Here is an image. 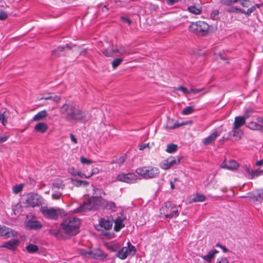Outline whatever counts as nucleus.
I'll return each instance as SVG.
<instances>
[{
	"label": "nucleus",
	"mask_w": 263,
	"mask_h": 263,
	"mask_svg": "<svg viewBox=\"0 0 263 263\" xmlns=\"http://www.w3.org/2000/svg\"><path fill=\"white\" fill-rule=\"evenodd\" d=\"M60 111L66 121L72 123L85 122L88 120L84 111L70 103L64 104L60 108Z\"/></svg>",
	"instance_id": "nucleus-1"
},
{
	"label": "nucleus",
	"mask_w": 263,
	"mask_h": 263,
	"mask_svg": "<svg viewBox=\"0 0 263 263\" xmlns=\"http://www.w3.org/2000/svg\"><path fill=\"white\" fill-rule=\"evenodd\" d=\"M102 197L92 196L87 200L84 201L83 203L77 209H74V213H82L86 211H96L102 209Z\"/></svg>",
	"instance_id": "nucleus-2"
},
{
	"label": "nucleus",
	"mask_w": 263,
	"mask_h": 263,
	"mask_svg": "<svg viewBox=\"0 0 263 263\" xmlns=\"http://www.w3.org/2000/svg\"><path fill=\"white\" fill-rule=\"evenodd\" d=\"M80 225L79 219L71 217L63 220L61 224V227L66 234L75 235L78 232Z\"/></svg>",
	"instance_id": "nucleus-3"
},
{
	"label": "nucleus",
	"mask_w": 263,
	"mask_h": 263,
	"mask_svg": "<svg viewBox=\"0 0 263 263\" xmlns=\"http://www.w3.org/2000/svg\"><path fill=\"white\" fill-rule=\"evenodd\" d=\"M160 213L165 219H171L179 215V206L171 202H165L160 209Z\"/></svg>",
	"instance_id": "nucleus-4"
},
{
	"label": "nucleus",
	"mask_w": 263,
	"mask_h": 263,
	"mask_svg": "<svg viewBox=\"0 0 263 263\" xmlns=\"http://www.w3.org/2000/svg\"><path fill=\"white\" fill-rule=\"evenodd\" d=\"M23 202L27 207L34 208L42 205L44 200L38 194L29 193L25 196Z\"/></svg>",
	"instance_id": "nucleus-5"
},
{
	"label": "nucleus",
	"mask_w": 263,
	"mask_h": 263,
	"mask_svg": "<svg viewBox=\"0 0 263 263\" xmlns=\"http://www.w3.org/2000/svg\"><path fill=\"white\" fill-rule=\"evenodd\" d=\"M137 174L146 179L156 177L160 173L158 168L152 166H143L136 169Z\"/></svg>",
	"instance_id": "nucleus-6"
},
{
	"label": "nucleus",
	"mask_w": 263,
	"mask_h": 263,
	"mask_svg": "<svg viewBox=\"0 0 263 263\" xmlns=\"http://www.w3.org/2000/svg\"><path fill=\"white\" fill-rule=\"evenodd\" d=\"M209 28V25L204 21L193 22L189 26V30L191 32L199 35L206 34Z\"/></svg>",
	"instance_id": "nucleus-7"
},
{
	"label": "nucleus",
	"mask_w": 263,
	"mask_h": 263,
	"mask_svg": "<svg viewBox=\"0 0 263 263\" xmlns=\"http://www.w3.org/2000/svg\"><path fill=\"white\" fill-rule=\"evenodd\" d=\"M41 212L46 218L53 220H57L59 216L61 217L66 215L64 210L61 209H55L53 208L48 209L47 207H42Z\"/></svg>",
	"instance_id": "nucleus-8"
},
{
	"label": "nucleus",
	"mask_w": 263,
	"mask_h": 263,
	"mask_svg": "<svg viewBox=\"0 0 263 263\" xmlns=\"http://www.w3.org/2000/svg\"><path fill=\"white\" fill-rule=\"evenodd\" d=\"M174 92H176L178 93H180L179 95L180 96L181 95L182 96L188 97L190 94L192 95H197L199 93H204L205 91H204V89H197L191 87L190 89L187 88L183 86H180L177 88H175L174 89Z\"/></svg>",
	"instance_id": "nucleus-9"
},
{
	"label": "nucleus",
	"mask_w": 263,
	"mask_h": 263,
	"mask_svg": "<svg viewBox=\"0 0 263 263\" xmlns=\"http://www.w3.org/2000/svg\"><path fill=\"white\" fill-rule=\"evenodd\" d=\"M181 159V157L179 156L169 157L160 162V167L164 170H168L171 167L179 164Z\"/></svg>",
	"instance_id": "nucleus-10"
},
{
	"label": "nucleus",
	"mask_w": 263,
	"mask_h": 263,
	"mask_svg": "<svg viewBox=\"0 0 263 263\" xmlns=\"http://www.w3.org/2000/svg\"><path fill=\"white\" fill-rule=\"evenodd\" d=\"M127 247H124L117 253V256L121 259H125L128 255H135L136 250L129 241L127 243Z\"/></svg>",
	"instance_id": "nucleus-11"
},
{
	"label": "nucleus",
	"mask_w": 263,
	"mask_h": 263,
	"mask_svg": "<svg viewBox=\"0 0 263 263\" xmlns=\"http://www.w3.org/2000/svg\"><path fill=\"white\" fill-rule=\"evenodd\" d=\"M240 3L243 8H247L248 9L245 10L243 9H237L241 13H244L247 15H250L257 8H259L260 4H255L252 5L251 2L249 0H239Z\"/></svg>",
	"instance_id": "nucleus-12"
},
{
	"label": "nucleus",
	"mask_w": 263,
	"mask_h": 263,
	"mask_svg": "<svg viewBox=\"0 0 263 263\" xmlns=\"http://www.w3.org/2000/svg\"><path fill=\"white\" fill-rule=\"evenodd\" d=\"M138 179L137 176L133 173H121L117 176V181L129 184L136 183Z\"/></svg>",
	"instance_id": "nucleus-13"
},
{
	"label": "nucleus",
	"mask_w": 263,
	"mask_h": 263,
	"mask_svg": "<svg viewBox=\"0 0 263 263\" xmlns=\"http://www.w3.org/2000/svg\"><path fill=\"white\" fill-rule=\"evenodd\" d=\"M248 195L247 198L250 202H261L263 200V190H257L254 192L249 193Z\"/></svg>",
	"instance_id": "nucleus-14"
},
{
	"label": "nucleus",
	"mask_w": 263,
	"mask_h": 263,
	"mask_svg": "<svg viewBox=\"0 0 263 263\" xmlns=\"http://www.w3.org/2000/svg\"><path fill=\"white\" fill-rule=\"evenodd\" d=\"M16 234V232L13 231L11 229L5 226H0L1 236H3L5 238H9L10 237H15Z\"/></svg>",
	"instance_id": "nucleus-15"
},
{
	"label": "nucleus",
	"mask_w": 263,
	"mask_h": 263,
	"mask_svg": "<svg viewBox=\"0 0 263 263\" xmlns=\"http://www.w3.org/2000/svg\"><path fill=\"white\" fill-rule=\"evenodd\" d=\"M84 255L86 257L95 259H98L99 258H102L106 256V255H104L103 252L100 250L87 251L85 253H84Z\"/></svg>",
	"instance_id": "nucleus-16"
},
{
	"label": "nucleus",
	"mask_w": 263,
	"mask_h": 263,
	"mask_svg": "<svg viewBox=\"0 0 263 263\" xmlns=\"http://www.w3.org/2000/svg\"><path fill=\"white\" fill-rule=\"evenodd\" d=\"M248 117L249 116L246 114H245L243 116L236 117L233 124L234 128H240L241 126L245 125L246 120Z\"/></svg>",
	"instance_id": "nucleus-17"
},
{
	"label": "nucleus",
	"mask_w": 263,
	"mask_h": 263,
	"mask_svg": "<svg viewBox=\"0 0 263 263\" xmlns=\"http://www.w3.org/2000/svg\"><path fill=\"white\" fill-rule=\"evenodd\" d=\"M26 227L29 230H38L42 228V225L37 220L30 219L26 222Z\"/></svg>",
	"instance_id": "nucleus-18"
},
{
	"label": "nucleus",
	"mask_w": 263,
	"mask_h": 263,
	"mask_svg": "<svg viewBox=\"0 0 263 263\" xmlns=\"http://www.w3.org/2000/svg\"><path fill=\"white\" fill-rule=\"evenodd\" d=\"M219 135V133L217 130H214L210 135L202 139V143L204 145H209L214 142Z\"/></svg>",
	"instance_id": "nucleus-19"
},
{
	"label": "nucleus",
	"mask_w": 263,
	"mask_h": 263,
	"mask_svg": "<svg viewBox=\"0 0 263 263\" xmlns=\"http://www.w3.org/2000/svg\"><path fill=\"white\" fill-rule=\"evenodd\" d=\"M187 10L193 14L198 15L202 12V7L199 4H193L189 6Z\"/></svg>",
	"instance_id": "nucleus-20"
},
{
	"label": "nucleus",
	"mask_w": 263,
	"mask_h": 263,
	"mask_svg": "<svg viewBox=\"0 0 263 263\" xmlns=\"http://www.w3.org/2000/svg\"><path fill=\"white\" fill-rule=\"evenodd\" d=\"M116 208V204L113 201H108L104 198L102 199V210L106 209L115 211Z\"/></svg>",
	"instance_id": "nucleus-21"
},
{
	"label": "nucleus",
	"mask_w": 263,
	"mask_h": 263,
	"mask_svg": "<svg viewBox=\"0 0 263 263\" xmlns=\"http://www.w3.org/2000/svg\"><path fill=\"white\" fill-rule=\"evenodd\" d=\"M65 48H68V49H71L72 47L70 44H66L65 46H59L57 49L52 50V54L53 55L60 56L63 55L64 54V50Z\"/></svg>",
	"instance_id": "nucleus-22"
},
{
	"label": "nucleus",
	"mask_w": 263,
	"mask_h": 263,
	"mask_svg": "<svg viewBox=\"0 0 263 263\" xmlns=\"http://www.w3.org/2000/svg\"><path fill=\"white\" fill-rule=\"evenodd\" d=\"M99 225L101 227L105 230H109L112 227V222L108 219H106L104 218H101L99 221Z\"/></svg>",
	"instance_id": "nucleus-23"
},
{
	"label": "nucleus",
	"mask_w": 263,
	"mask_h": 263,
	"mask_svg": "<svg viewBox=\"0 0 263 263\" xmlns=\"http://www.w3.org/2000/svg\"><path fill=\"white\" fill-rule=\"evenodd\" d=\"M18 241L17 240L12 239L5 242V243L1 246V247L6 248L9 249L13 250L18 245Z\"/></svg>",
	"instance_id": "nucleus-24"
},
{
	"label": "nucleus",
	"mask_w": 263,
	"mask_h": 263,
	"mask_svg": "<svg viewBox=\"0 0 263 263\" xmlns=\"http://www.w3.org/2000/svg\"><path fill=\"white\" fill-rule=\"evenodd\" d=\"M218 253V251L216 249H213L211 250L208 254L202 256L201 257L203 260L207 261L208 263L210 262L212 260L215 258V254Z\"/></svg>",
	"instance_id": "nucleus-25"
},
{
	"label": "nucleus",
	"mask_w": 263,
	"mask_h": 263,
	"mask_svg": "<svg viewBox=\"0 0 263 263\" xmlns=\"http://www.w3.org/2000/svg\"><path fill=\"white\" fill-rule=\"evenodd\" d=\"M124 227L123 219L121 217H118L115 220L114 230L116 232H118Z\"/></svg>",
	"instance_id": "nucleus-26"
},
{
	"label": "nucleus",
	"mask_w": 263,
	"mask_h": 263,
	"mask_svg": "<svg viewBox=\"0 0 263 263\" xmlns=\"http://www.w3.org/2000/svg\"><path fill=\"white\" fill-rule=\"evenodd\" d=\"M47 129L48 126L46 124L43 122H39L37 123L34 127L35 130L41 133H45Z\"/></svg>",
	"instance_id": "nucleus-27"
},
{
	"label": "nucleus",
	"mask_w": 263,
	"mask_h": 263,
	"mask_svg": "<svg viewBox=\"0 0 263 263\" xmlns=\"http://www.w3.org/2000/svg\"><path fill=\"white\" fill-rule=\"evenodd\" d=\"M238 167V164L234 160H230L228 162L226 163L223 167L226 168L230 170H234Z\"/></svg>",
	"instance_id": "nucleus-28"
},
{
	"label": "nucleus",
	"mask_w": 263,
	"mask_h": 263,
	"mask_svg": "<svg viewBox=\"0 0 263 263\" xmlns=\"http://www.w3.org/2000/svg\"><path fill=\"white\" fill-rule=\"evenodd\" d=\"M263 174V171L259 170H251L249 176L248 177V179H252L255 177H257L259 176H260Z\"/></svg>",
	"instance_id": "nucleus-29"
},
{
	"label": "nucleus",
	"mask_w": 263,
	"mask_h": 263,
	"mask_svg": "<svg viewBox=\"0 0 263 263\" xmlns=\"http://www.w3.org/2000/svg\"><path fill=\"white\" fill-rule=\"evenodd\" d=\"M46 116H47L46 111L45 110H42V111L39 112L37 114H36L34 116V117L33 118V121H39V120H42L43 118H44L45 117H46Z\"/></svg>",
	"instance_id": "nucleus-30"
},
{
	"label": "nucleus",
	"mask_w": 263,
	"mask_h": 263,
	"mask_svg": "<svg viewBox=\"0 0 263 263\" xmlns=\"http://www.w3.org/2000/svg\"><path fill=\"white\" fill-rule=\"evenodd\" d=\"M115 53H119L122 55L124 54H130L129 50L126 47H125L124 46H121V47H119V48H116V49H115Z\"/></svg>",
	"instance_id": "nucleus-31"
},
{
	"label": "nucleus",
	"mask_w": 263,
	"mask_h": 263,
	"mask_svg": "<svg viewBox=\"0 0 263 263\" xmlns=\"http://www.w3.org/2000/svg\"><path fill=\"white\" fill-rule=\"evenodd\" d=\"M73 184L79 187L81 186H87L89 185V182L85 180H78L77 179H72Z\"/></svg>",
	"instance_id": "nucleus-32"
},
{
	"label": "nucleus",
	"mask_w": 263,
	"mask_h": 263,
	"mask_svg": "<svg viewBox=\"0 0 263 263\" xmlns=\"http://www.w3.org/2000/svg\"><path fill=\"white\" fill-rule=\"evenodd\" d=\"M248 127L252 130H260L262 129V126L255 122L249 123Z\"/></svg>",
	"instance_id": "nucleus-33"
},
{
	"label": "nucleus",
	"mask_w": 263,
	"mask_h": 263,
	"mask_svg": "<svg viewBox=\"0 0 263 263\" xmlns=\"http://www.w3.org/2000/svg\"><path fill=\"white\" fill-rule=\"evenodd\" d=\"M26 250L29 253H33L37 252L39 248L36 245L31 243L26 246Z\"/></svg>",
	"instance_id": "nucleus-34"
},
{
	"label": "nucleus",
	"mask_w": 263,
	"mask_h": 263,
	"mask_svg": "<svg viewBox=\"0 0 263 263\" xmlns=\"http://www.w3.org/2000/svg\"><path fill=\"white\" fill-rule=\"evenodd\" d=\"M177 145L173 143H170L167 145L166 151L168 153H173L177 149Z\"/></svg>",
	"instance_id": "nucleus-35"
},
{
	"label": "nucleus",
	"mask_w": 263,
	"mask_h": 263,
	"mask_svg": "<svg viewBox=\"0 0 263 263\" xmlns=\"http://www.w3.org/2000/svg\"><path fill=\"white\" fill-rule=\"evenodd\" d=\"M194 110V106H187L183 109L182 114L184 115H188L193 112Z\"/></svg>",
	"instance_id": "nucleus-36"
},
{
	"label": "nucleus",
	"mask_w": 263,
	"mask_h": 263,
	"mask_svg": "<svg viewBox=\"0 0 263 263\" xmlns=\"http://www.w3.org/2000/svg\"><path fill=\"white\" fill-rule=\"evenodd\" d=\"M103 54L107 57H113L115 54V49L107 48L102 51Z\"/></svg>",
	"instance_id": "nucleus-37"
},
{
	"label": "nucleus",
	"mask_w": 263,
	"mask_h": 263,
	"mask_svg": "<svg viewBox=\"0 0 263 263\" xmlns=\"http://www.w3.org/2000/svg\"><path fill=\"white\" fill-rule=\"evenodd\" d=\"M23 208L20 204L15 205L13 208V213L15 215H19L21 214Z\"/></svg>",
	"instance_id": "nucleus-38"
},
{
	"label": "nucleus",
	"mask_w": 263,
	"mask_h": 263,
	"mask_svg": "<svg viewBox=\"0 0 263 263\" xmlns=\"http://www.w3.org/2000/svg\"><path fill=\"white\" fill-rule=\"evenodd\" d=\"M241 171L245 174L248 178L249 176L251 170L247 165H243L240 168Z\"/></svg>",
	"instance_id": "nucleus-39"
},
{
	"label": "nucleus",
	"mask_w": 263,
	"mask_h": 263,
	"mask_svg": "<svg viewBox=\"0 0 263 263\" xmlns=\"http://www.w3.org/2000/svg\"><path fill=\"white\" fill-rule=\"evenodd\" d=\"M123 59L121 58H117L113 60L111 63L113 69H116L123 62Z\"/></svg>",
	"instance_id": "nucleus-40"
},
{
	"label": "nucleus",
	"mask_w": 263,
	"mask_h": 263,
	"mask_svg": "<svg viewBox=\"0 0 263 263\" xmlns=\"http://www.w3.org/2000/svg\"><path fill=\"white\" fill-rule=\"evenodd\" d=\"M65 187V185L61 181H58L53 183L52 189V190L56 189H63Z\"/></svg>",
	"instance_id": "nucleus-41"
},
{
	"label": "nucleus",
	"mask_w": 263,
	"mask_h": 263,
	"mask_svg": "<svg viewBox=\"0 0 263 263\" xmlns=\"http://www.w3.org/2000/svg\"><path fill=\"white\" fill-rule=\"evenodd\" d=\"M23 186V184H16L14 185L12 188L13 192L15 194L19 193L22 191Z\"/></svg>",
	"instance_id": "nucleus-42"
},
{
	"label": "nucleus",
	"mask_w": 263,
	"mask_h": 263,
	"mask_svg": "<svg viewBox=\"0 0 263 263\" xmlns=\"http://www.w3.org/2000/svg\"><path fill=\"white\" fill-rule=\"evenodd\" d=\"M0 122L4 126L6 125L7 123L6 111L0 112Z\"/></svg>",
	"instance_id": "nucleus-43"
},
{
	"label": "nucleus",
	"mask_w": 263,
	"mask_h": 263,
	"mask_svg": "<svg viewBox=\"0 0 263 263\" xmlns=\"http://www.w3.org/2000/svg\"><path fill=\"white\" fill-rule=\"evenodd\" d=\"M232 135L234 137H238L240 138L242 133L239 128H234V126H233V129L232 130Z\"/></svg>",
	"instance_id": "nucleus-44"
},
{
	"label": "nucleus",
	"mask_w": 263,
	"mask_h": 263,
	"mask_svg": "<svg viewBox=\"0 0 263 263\" xmlns=\"http://www.w3.org/2000/svg\"><path fill=\"white\" fill-rule=\"evenodd\" d=\"M189 122H182L180 123L178 122H176L173 125L169 126L168 125H167L166 127L169 129H174L176 128L179 127L180 126L182 125H184L189 124Z\"/></svg>",
	"instance_id": "nucleus-45"
},
{
	"label": "nucleus",
	"mask_w": 263,
	"mask_h": 263,
	"mask_svg": "<svg viewBox=\"0 0 263 263\" xmlns=\"http://www.w3.org/2000/svg\"><path fill=\"white\" fill-rule=\"evenodd\" d=\"M205 199V197L202 194H197L194 198L195 202H202Z\"/></svg>",
	"instance_id": "nucleus-46"
},
{
	"label": "nucleus",
	"mask_w": 263,
	"mask_h": 263,
	"mask_svg": "<svg viewBox=\"0 0 263 263\" xmlns=\"http://www.w3.org/2000/svg\"><path fill=\"white\" fill-rule=\"evenodd\" d=\"M53 191H54V192L52 195V199L54 200L59 199L62 196V193L56 191V190H54Z\"/></svg>",
	"instance_id": "nucleus-47"
},
{
	"label": "nucleus",
	"mask_w": 263,
	"mask_h": 263,
	"mask_svg": "<svg viewBox=\"0 0 263 263\" xmlns=\"http://www.w3.org/2000/svg\"><path fill=\"white\" fill-rule=\"evenodd\" d=\"M211 18L214 20H216L219 18V11L217 10H214L211 14Z\"/></svg>",
	"instance_id": "nucleus-48"
},
{
	"label": "nucleus",
	"mask_w": 263,
	"mask_h": 263,
	"mask_svg": "<svg viewBox=\"0 0 263 263\" xmlns=\"http://www.w3.org/2000/svg\"><path fill=\"white\" fill-rule=\"evenodd\" d=\"M80 161L83 164H89L92 163V161L88 159L83 156L80 158Z\"/></svg>",
	"instance_id": "nucleus-49"
},
{
	"label": "nucleus",
	"mask_w": 263,
	"mask_h": 263,
	"mask_svg": "<svg viewBox=\"0 0 263 263\" xmlns=\"http://www.w3.org/2000/svg\"><path fill=\"white\" fill-rule=\"evenodd\" d=\"M8 17L7 13L4 11H0V20H5Z\"/></svg>",
	"instance_id": "nucleus-50"
},
{
	"label": "nucleus",
	"mask_w": 263,
	"mask_h": 263,
	"mask_svg": "<svg viewBox=\"0 0 263 263\" xmlns=\"http://www.w3.org/2000/svg\"><path fill=\"white\" fill-rule=\"evenodd\" d=\"M239 2V0H222V3L226 5H231L233 3Z\"/></svg>",
	"instance_id": "nucleus-51"
},
{
	"label": "nucleus",
	"mask_w": 263,
	"mask_h": 263,
	"mask_svg": "<svg viewBox=\"0 0 263 263\" xmlns=\"http://www.w3.org/2000/svg\"><path fill=\"white\" fill-rule=\"evenodd\" d=\"M99 173V170L98 168H97V167L93 168L91 170V174L89 175V176H90V178L93 175L97 174Z\"/></svg>",
	"instance_id": "nucleus-52"
},
{
	"label": "nucleus",
	"mask_w": 263,
	"mask_h": 263,
	"mask_svg": "<svg viewBox=\"0 0 263 263\" xmlns=\"http://www.w3.org/2000/svg\"><path fill=\"white\" fill-rule=\"evenodd\" d=\"M74 175H77L80 177H84L85 178H90V176H87V175H85L84 174H83L81 172H78L76 174H74Z\"/></svg>",
	"instance_id": "nucleus-53"
},
{
	"label": "nucleus",
	"mask_w": 263,
	"mask_h": 263,
	"mask_svg": "<svg viewBox=\"0 0 263 263\" xmlns=\"http://www.w3.org/2000/svg\"><path fill=\"white\" fill-rule=\"evenodd\" d=\"M9 138V136L4 135L3 136H0V144L5 142Z\"/></svg>",
	"instance_id": "nucleus-54"
},
{
	"label": "nucleus",
	"mask_w": 263,
	"mask_h": 263,
	"mask_svg": "<svg viewBox=\"0 0 263 263\" xmlns=\"http://www.w3.org/2000/svg\"><path fill=\"white\" fill-rule=\"evenodd\" d=\"M216 263H229V261L227 258L222 257L220 259H217Z\"/></svg>",
	"instance_id": "nucleus-55"
},
{
	"label": "nucleus",
	"mask_w": 263,
	"mask_h": 263,
	"mask_svg": "<svg viewBox=\"0 0 263 263\" xmlns=\"http://www.w3.org/2000/svg\"><path fill=\"white\" fill-rule=\"evenodd\" d=\"M178 180V179L177 178H175L174 179V181H170L171 189L172 190H173L175 188L174 183Z\"/></svg>",
	"instance_id": "nucleus-56"
},
{
	"label": "nucleus",
	"mask_w": 263,
	"mask_h": 263,
	"mask_svg": "<svg viewBox=\"0 0 263 263\" xmlns=\"http://www.w3.org/2000/svg\"><path fill=\"white\" fill-rule=\"evenodd\" d=\"M121 18L123 22L128 23V25H130L131 24V21L128 17L122 16Z\"/></svg>",
	"instance_id": "nucleus-57"
},
{
	"label": "nucleus",
	"mask_w": 263,
	"mask_h": 263,
	"mask_svg": "<svg viewBox=\"0 0 263 263\" xmlns=\"http://www.w3.org/2000/svg\"><path fill=\"white\" fill-rule=\"evenodd\" d=\"M216 246L220 248L224 252H226L228 251V249L226 248V247H225L224 246L220 245V243H217L216 244Z\"/></svg>",
	"instance_id": "nucleus-58"
},
{
	"label": "nucleus",
	"mask_w": 263,
	"mask_h": 263,
	"mask_svg": "<svg viewBox=\"0 0 263 263\" xmlns=\"http://www.w3.org/2000/svg\"><path fill=\"white\" fill-rule=\"evenodd\" d=\"M70 137L71 141H72L75 144L77 143V140L73 134H70Z\"/></svg>",
	"instance_id": "nucleus-59"
},
{
	"label": "nucleus",
	"mask_w": 263,
	"mask_h": 263,
	"mask_svg": "<svg viewBox=\"0 0 263 263\" xmlns=\"http://www.w3.org/2000/svg\"><path fill=\"white\" fill-rule=\"evenodd\" d=\"M262 165H263V160H260L256 162V165L257 166H260Z\"/></svg>",
	"instance_id": "nucleus-60"
},
{
	"label": "nucleus",
	"mask_w": 263,
	"mask_h": 263,
	"mask_svg": "<svg viewBox=\"0 0 263 263\" xmlns=\"http://www.w3.org/2000/svg\"><path fill=\"white\" fill-rule=\"evenodd\" d=\"M167 3L169 5H172L174 3L178 2L179 0H167Z\"/></svg>",
	"instance_id": "nucleus-61"
},
{
	"label": "nucleus",
	"mask_w": 263,
	"mask_h": 263,
	"mask_svg": "<svg viewBox=\"0 0 263 263\" xmlns=\"http://www.w3.org/2000/svg\"><path fill=\"white\" fill-rule=\"evenodd\" d=\"M41 99H55L54 97H53L52 96L50 95V96H47V97H42Z\"/></svg>",
	"instance_id": "nucleus-62"
},
{
	"label": "nucleus",
	"mask_w": 263,
	"mask_h": 263,
	"mask_svg": "<svg viewBox=\"0 0 263 263\" xmlns=\"http://www.w3.org/2000/svg\"><path fill=\"white\" fill-rule=\"evenodd\" d=\"M87 52V50L86 49H83V50H82L80 52V54L81 55H85Z\"/></svg>",
	"instance_id": "nucleus-63"
},
{
	"label": "nucleus",
	"mask_w": 263,
	"mask_h": 263,
	"mask_svg": "<svg viewBox=\"0 0 263 263\" xmlns=\"http://www.w3.org/2000/svg\"><path fill=\"white\" fill-rule=\"evenodd\" d=\"M258 121L263 123V117L258 119Z\"/></svg>",
	"instance_id": "nucleus-64"
}]
</instances>
